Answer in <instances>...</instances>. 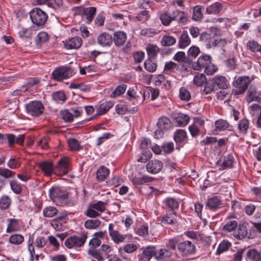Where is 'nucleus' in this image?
<instances>
[{
    "mask_svg": "<svg viewBox=\"0 0 261 261\" xmlns=\"http://www.w3.org/2000/svg\"><path fill=\"white\" fill-rule=\"evenodd\" d=\"M192 68L195 70H201L204 69L205 73L208 75L213 74L217 68L212 63V58L208 55H202L198 60L192 63Z\"/></svg>",
    "mask_w": 261,
    "mask_h": 261,
    "instance_id": "f257e3e1",
    "label": "nucleus"
},
{
    "mask_svg": "<svg viewBox=\"0 0 261 261\" xmlns=\"http://www.w3.org/2000/svg\"><path fill=\"white\" fill-rule=\"evenodd\" d=\"M31 19L35 25L42 27L48 19V15L45 12L39 8H34L30 12Z\"/></svg>",
    "mask_w": 261,
    "mask_h": 261,
    "instance_id": "f03ea898",
    "label": "nucleus"
},
{
    "mask_svg": "<svg viewBox=\"0 0 261 261\" xmlns=\"http://www.w3.org/2000/svg\"><path fill=\"white\" fill-rule=\"evenodd\" d=\"M49 197L57 204L62 205L68 198L67 191L61 187H55L49 189Z\"/></svg>",
    "mask_w": 261,
    "mask_h": 261,
    "instance_id": "7ed1b4c3",
    "label": "nucleus"
},
{
    "mask_svg": "<svg viewBox=\"0 0 261 261\" xmlns=\"http://www.w3.org/2000/svg\"><path fill=\"white\" fill-rule=\"evenodd\" d=\"M87 238V235L85 233H82L81 236L73 235L65 240L64 244L68 249H76L83 246Z\"/></svg>",
    "mask_w": 261,
    "mask_h": 261,
    "instance_id": "20e7f679",
    "label": "nucleus"
},
{
    "mask_svg": "<svg viewBox=\"0 0 261 261\" xmlns=\"http://www.w3.org/2000/svg\"><path fill=\"white\" fill-rule=\"evenodd\" d=\"M74 74L71 68L67 66H61L56 68L52 73L54 80L61 82L65 79L70 78Z\"/></svg>",
    "mask_w": 261,
    "mask_h": 261,
    "instance_id": "39448f33",
    "label": "nucleus"
},
{
    "mask_svg": "<svg viewBox=\"0 0 261 261\" xmlns=\"http://www.w3.org/2000/svg\"><path fill=\"white\" fill-rule=\"evenodd\" d=\"M149 3L150 2L148 0H142V2L138 3V6L140 8L146 9L147 6L150 7ZM150 17L149 11L144 10L137 13L136 16V18L138 21L144 23L149 20Z\"/></svg>",
    "mask_w": 261,
    "mask_h": 261,
    "instance_id": "423d86ee",
    "label": "nucleus"
},
{
    "mask_svg": "<svg viewBox=\"0 0 261 261\" xmlns=\"http://www.w3.org/2000/svg\"><path fill=\"white\" fill-rule=\"evenodd\" d=\"M27 112L33 116H39L44 111L42 103L39 101H33L28 103L25 106Z\"/></svg>",
    "mask_w": 261,
    "mask_h": 261,
    "instance_id": "0eeeda50",
    "label": "nucleus"
},
{
    "mask_svg": "<svg viewBox=\"0 0 261 261\" xmlns=\"http://www.w3.org/2000/svg\"><path fill=\"white\" fill-rule=\"evenodd\" d=\"M177 249L182 255L186 256L193 254L196 251L195 245L190 241L178 243Z\"/></svg>",
    "mask_w": 261,
    "mask_h": 261,
    "instance_id": "6e6552de",
    "label": "nucleus"
},
{
    "mask_svg": "<svg viewBox=\"0 0 261 261\" xmlns=\"http://www.w3.org/2000/svg\"><path fill=\"white\" fill-rule=\"evenodd\" d=\"M70 164V159L67 157H63L58 161L55 167V174L62 175L67 173Z\"/></svg>",
    "mask_w": 261,
    "mask_h": 261,
    "instance_id": "1a4fd4ad",
    "label": "nucleus"
},
{
    "mask_svg": "<svg viewBox=\"0 0 261 261\" xmlns=\"http://www.w3.org/2000/svg\"><path fill=\"white\" fill-rule=\"evenodd\" d=\"M79 8L81 11L83 19L87 24H90L95 16L97 11L96 8L95 7L84 8L81 6Z\"/></svg>",
    "mask_w": 261,
    "mask_h": 261,
    "instance_id": "9d476101",
    "label": "nucleus"
},
{
    "mask_svg": "<svg viewBox=\"0 0 261 261\" xmlns=\"http://www.w3.org/2000/svg\"><path fill=\"white\" fill-rule=\"evenodd\" d=\"M108 230L109 235L114 243L118 244L124 242L126 236L121 234L118 231L115 229L113 224H109Z\"/></svg>",
    "mask_w": 261,
    "mask_h": 261,
    "instance_id": "9b49d317",
    "label": "nucleus"
},
{
    "mask_svg": "<svg viewBox=\"0 0 261 261\" xmlns=\"http://www.w3.org/2000/svg\"><path fill=\"white\" fill-rule=\"evenodd\" d=\"M163 167V163L158 160L149 161L146 165L147 171L151 174H156L161 171Z\"/></svg>",
    "mask_w": 261,
    "mask_h": 261,
    "instance_id": "f8f14e48",
    "label": "nucleus"
},
{
    "mask_svg": "<svg viewBox=\"0 0 261 261\" xmlns=\"http://www.w3.org/2000/svg\"><path fill=\"white\" fill-rule=\"evenodd\" d=\"M153 256L155 257V247L149 246L143 249L138 258L139 261H149Z\"/></svg>",
    "mask_w": 261,
    "mask_h": 261,
    "instance_id": "ddd939ff",
    "label": "nucleus"
},
{
    "mask_svg": "<svg viewBox=\"0 0 261 261\" xmlns=\"http://www.w3.org/2000/svg\"><path fill=\"white\" fill-rule=\"evenodd\" d=\"M107 236L106 231H100L95 232L93 234V238L90 240L89 244L90 246V248L95 249L99 246L101 244V239H103Z\"/></svg>",
    "mask_w": 261,
    "mask_h": 261,
    "instance_id": "4468645a",
    "label": "nucleus"
},
{
    "mask_svg": "<svg viewBox=\"0 0 261 261\" xmlns=\"http://www.w3.org/2000/svg\"><path fill=\"white\" fill-rule=\"evenodd\" d=\"M38 166L46 176H50L53 173L55 174V167L51 162H42L38 164Z\"/></svg>",
    "mask_w": 261,
    "mask_h": 261,
    "instance_id": "2eb2a0df",
    "label": "nucleus"
},
{
    "mask_svg": "<svg viewBox=\"0 0 261 261\" xmlns=\"http://www.w3.org/2000/svg\"><path fill=\"white\" fill-rule=\"evenodd\" d=\"M222 200L218 196H214L208 199L205 206L211 211H215L222 206Z\"/></svg>",
    "mask_w": 261,
    "mask_h": 261,
    "instance_id": "dca6fc26",
    "label": "nucleus"
},
{
    "mask_svg": "<svg viewBox=\"0 0 261 261\" xmlns=\"http://www.w3.org/2000/svg\"><path fill=\"white\" fill-rule=\"evenodd\" d=\"M83 43L82 39L79 37H74L66 41L64 46L67 49H78Z\"/></svg>",
    "mask_w": 261,
    "mask_h": 261,
    "instance_id": "f3484780",
    "label": "nucleus"
},
{
    "mask_svg": "<svg viewBox=\"0 0 261 261\" xmlns=\"http://www.w3.org/2000/svg\"><path fill=\"white\" fill-rule=\"evenodd\" d=\"M97 40L98 44L100 46H110L113 42V37L107 33H102L98 36Z\"/></svg>",
    "mask_w": 261,
    "mask_h": 261,
    "instance_id": "a211bd4d",
    "label": "nucleus"
},
{
    "mask_svg": "<svg viewBox=\"0 0 261 261\" xmlns=\"http://www.w3.org/2000/svg\"><path fill=\"white\" fill-rule=\"evenodd\" d=\"M212 82L215 87L217 86L220 89H225L229 86V82L226 78L221 75L214 77Z\"/></svg>",
    "mask_w": 261,
    "mask_h": 261,
    "instance_id": "6ab92c4d",
    "label": "nucleus"
},
{
    "mask_svg": "<svg viewBox=\"0 0 261 261\" xmlns=\"http://www.w3.org/2000/svg\"><path fill=\"white\" fill-rule=\"evenodd\" d=\"M172 255V253L168 249L161 248L156 250L155 248V258L158 260L164 261L169 259Z\"/></svg>",
    "mask_w": 261,
    "mask_h": 261,
    "instance_id": "aec40b11",
    "label": "nucleus"
},
{
    "mask_svg": "<svg viewBox=\"0 0 261 261\" xmlns=\"http://www.w3.org/2000/svg\"><path fill=\"white\" fill-rule=\"evenodd\" d=\"M127 35L123 31H117L114 34L113 41L117 46H121L125 42Z\"/></svg>",
    "mask_w": 261,
    "mask_h": 261,
    "instance_id": "412c9836",
    "label": "nucleus"
},
{
    "mask_svg": "<svg viewBox=\"0 0 261 261\" xmlns=\"http://www.w3.org/2000/svg\"><path fill=\"white\" fill-rule=\"evenodd\" d=\"M250 83V81L248 76H240L234 82L233 85L238 88L246 90Z\"/></svg>",
    "mask_w": 261,
    "mask_h": 261,
    "instance_id": "4be33fe9",
    "label": "nucleus"
},
{
    "mask_svg": "<svg viewBox=\"0 0 261 261\" xmlns=\"http://www.w3.org/2000/svg\"><path fill=\"white\" fill-rule=\"evenodd\" d=\"M191 43V39L187 31H183L180 35L178 41V47L185 48Z\"/></svg>",
    "mask_w": 261,
    "mask_h": 261,
    "instance_id": "5701e85b",
    "label": "nucleus"
},
{
    "mask_svg": "<svg viewBox=\"0 0 261 261\" xmlns=\"http://www.w3.org/2000/svg\"><path fill=\"white\" fill-rule=\"evenodd\" d=\"M173 18L179 23L185 24L188 21L187 14L184 12L175 10L173 11Z\"/></svg>",
    "mask_w": 261,
    "mask_h": 261,
    "instance_id": "b1692460",
    "label": "nucleus"
},
{
    "mask_svg": "<svg viewBox=\"0 0 261 261\" xmlns=\"http://www.w3.org/2000/svg\"><path fill=\"white\" fill-rule=\"evenodd\" d=\"M159 18L162 23L165 26L169 25L174 20L173 18V11L171 14H169L168 12H162L159 14Z\"/></svg>",
    "mask_w": 261,
    "mask_h": 261,
    "instance_id": "393cba45",
    "label": "nucleus"
},
{
    "mask_svg": "<svg viewBox=\"0 0 261 261\" xmlns=\"http://www.w3.org/2000/svg\"><path fill=\"white\" fill-rule=\"evenodd\" d=\"M165 206L167 208H169L172 211V212H175V210H177L179 206L178 201L174 198H168L164 201Z\"/></svg>",
    "mask_w": 261,
    "mask_h": 261,
    "instance_id": "a878e982",
    "label": "nucleus"
},
{
    "mask_svg": "<svg viewBox=\"0 0 261 261\" xmlns=\"http://www.w3.org/2000/svg\"><path fill=\"white\" fill-rule=\"evenodd\" d=\"M109 173L108 168L103 166H100L97 171L96 177L98 180L103 181L108 177Z\"/></svg>",
    "mask_w": 261,
    "mask_h": 261,
    "instance_id": "bb28decb",
    "label": "nucleus"
},
{
    "mask_svg": "<svg viewBox=\"0 0 261 261\" xmlns=\"http://www.w3.org/2000/svg\"><path fill=\"white\" fill-rule=\"evenodd\" d=\"M247 234V227L244 225H240L237 231L234 232V237L239 240H242Z\"/></svg>",
    "mask_w": 261,
    "mask_h": 261,
    "instance_id": "cd10ccee",
    "label": "nucleus"
},
{
    "mask_svg": "<svg viewBox=\"0 0 261 261\" xmlns=\"http://www.w3.org/2000/svg\"><path fill=\"white\" fill-rule=\"evenodd\" d=\"M114 105L113 101H109L100 105L97 111V115H102L106 114Z\"/></svg>",
    "mask_w": 261,
    "mask_h": 261,
    "instance_id": "c85d7f7f",
    "label": "nucleus"
},
{
    "mask_svg": "<svg viewBox=\"0 0 261 261\" xmlns=\"http://www.w3.org/2000/svg\"><path fill=\"white\" fill-rule=\"evenodd\" d=\"M157 125L159 128L163 129H168L171 127V123L170 119L166 117L160 118L158 122Z\"/></svg>",
    "mask_w": 261,
    "mask_h": 261,
    "instance_id": "c756f323",
    "label": "nucleus"
},
{
    "mask_svg": "<svg viewBox=\"0 0 261 261\" xmlns=\"http://www.w3.org/2000/svg\"><path fill=\"white\" fill-rule=\"evenodd\" d=\"M176 214L175 212L167 213L165 216L163 217L162 222L166 224H174L176 221Z\"/></svg>",
    "mask_w": 261,
    "mask_h": 261,
    "instance_id": "7c9ffc66",
    "label": "nucleus"
},
{
    "mask_svg": "<svg viewBox=\"0 0 261 261\" xmlns=\"http://www.w3.org/2000/svg\"><path fill=\"white\" fill-rule=\"evenodd\" d=\"M249 121L246 118L241 119L238 124V128L240 134L246 135L249 128Z\"/></svg>",
    "mask_w": 261,
    "mask_h": 261,
    "instance_id": "2f4dec72",
    "label": "nucleus"
},
{
    "mask_svg": "<svg viewBox=\"0 0 261 261\" xmlns=\"http://www.w3.org/2000/svg\"><path fill=\"white\" fill-rule=\"evenodd\" d=\"M221 4L217 2L207 7L206 9V12L210 14H216L219 13L221 10Z\"/></svg>",
    "mask_w": 261,
    "mask_h": 261,
    "instance_id": "473e14b6",
    "label": "nucleus"
},
{
    "mask_svg": "<svg viewBox=\"0 0 261 261\" xmlns=\"http://www.w3.org/2000/svg\"><path fill=\"white\" fill-rule=\"evenodd\" d=\"M238 225V223L237 221L228 219L225 224L223 227V230L227 232H231L236 229Z\"/></svg>",
    "mask_w": 261,
    "mask_h": 261,
    "instance_id": "72a5a7b5",
    "label": "nucleus"
},
{
    "mask_svg": "<svg viewBox=\"0 0 261 261\" xmlns=\"http://www.w3.org/2000/svg\"><path fill=\"white\" fill-rule=\"evenodd\" d=\"M146 51L148 58H155L159 51V49L155 45L149 44L146 47Z\"/></svg>",
    "mask_w": 261,
    "mask_h": 261,
    "instance_id": "f704fd0d",
    "label": "nucleus"
},
{
    "mask_svg": "<svg viewBox=\"0 0 261 261\" xmlns=\"http://www.w3.org/2000/svg\"><path fill=\"white\" fill-rule=\"evenodd\" d=\"M175 120L178 126H185L188 123L190 118L187 115L179 114Z\"/></svg>",
    "mask_w": 261,
    "mask_h": 261,
    "instance_id": "c9c22d12",
    "label": "nucleus"
},
{
    "mask_svg": "<svg viewBox=\"0 0 261 261\" xmlns=\"http://www.w3.org/2000/svg\"><path fill=\"white\" fill-rule=\"evenodd\" d=\"M187 136L186 132L183 129H178L174 135V140L177 143L182 142Z\"/></svg>",
    "mask_w": 261,
    "mask_h": 261,
    "instance_id": "e433bc0d",
    "label": "nucleus"
},
{
    "mask_svg": "<svg viewBox=\"0 0 261 261\" xmlns=\"http://www.w3.org/2000/svg\"><path fill=\"white\" fill-rule=\"evenodd\" d=\"M145 69L149 72H154L157 68V64L152 61L150 58L146 59L144 63Z\"/></svg>",
    "mask_w": 261,
    "mask_h": 261,
    "instance_id": "4c0bfd02",
    "label": "nucleus"
},
{
    "mask_svg": "<svg viewBox=\"0 0 261 261\" xmlns=\"http://www.w3.org/2000/svg\"><path fill=\"white\" fill-rule=\"evenodd\" d=\"M216 128L214 131L218 132L221 130H224L227 129L229 126V123L226 120L223 119L218 120L215 122ZM216 133V134H217Z\"/></svg>",
    "mask_w": 261,
    "mask_h": 261,
    "instance_id": "58836bf2",
    "label": "nucleus"
},
{
    "mask_svg": "<svg viewBox=\"0 0 261 261\" xmlns=\"http://www.w3.org/2000/svg\"><path fill=\"white\" fill-rule=\"evenodd\" d=\"M9 222L7 228V232H11L14 231L18 230L19 228V225L18 220L14 219H10L8 220Z\"/></svg>",
    "mask_w": 261,
    "mask_h": 261,
    "instance_id": "ea45409f",
    "label": "nucleus"
},
{
    "mask_svg": "<svg viewBox=\"0 0 261 261\" xmlns=\"http://www.w3.org/2000/svg\"><path fill=\"white\" fill-rule=\"evenodd\" d=\"M101 222L97 219H89L85 222V226L89 229H96L100 225Z\"/></svg>",
    "mask_w": 261,
    "mask_h": 261,
    "instance_id": "a19ab883",
    "label": "nucleus"
},
{
    "mask_svg": "<svg viewBox=\"0 0 261 261\" xmlns=\"http://www.w3.org/2000/svg\"><path fill=\"white\" fill-rule=\"evenodd\" d=\"M24 241V237L20 234H13L11 235L9 239L10 243L14 245H19Z\"/></svg>",
    "mask_w": 261,
    "mask_h": 261,
    "instance_id": "79ce46f5",
    "label": "nucleus"
},
{
    "mask_svg": "<svg viewBox=\"0 0 261 261\" xmlns=\"http://www.w3.org/2000/svg\"><path fill=\"white\" fill-rule=\"evenodd\" d=\"M176 39L169 35H164L162 40L161 44L163 46H171L174 45L176 43Z\"/></svg>",
    "mask_w": 261,
    "mask_h": 261,
    "instance_id": "37998d69",
    "label": "nucleus"
},
{
    "mask_svg": "<svg viewBox=\"0 0 261 261\" xmlns=\"http://www.w3.org/2000/svg\"><path fill=\"white\" fill-rule=\"evenodd\" d=\"M58 212V211L55 207L49 206L43 210V214L45 217H53L56 215Z\"/></svg>",
    "mask_w": 261,
    "mask_h": 261,
    "instance_id": "c03bdc74",
    "label": "nucleus"
},
{
    "mask_svg": "<svg viewBox=\"0 0 261 261\" xmlns=\"http://www.w3.org/2000/svg\"><path fill=\"white\" fill-rule=\"evenodd\" d=\"M40 81L39 79L32 78L30 79L27 84V90H37L39 87Z\"/></svg>",
    "mask_w": 261,
    "mask_h": 261,
    "instance_id": "a18cd8bd",
    "label": "nucleus"
},
{
    "mask_svg": "<svg viewBox=\"0 0 261 261\" xmlns=\"http://www.w3.org/2000/svg\"><path fill=\"white\" fill-rule=\"evenodd\" d=\"M230 246L231 244L228 241L223 240L219 245L216 251V254L219 255L223 252L227 251Z\"/></svg>",
    "mask_w": 261,
    "mask_h": 261,
    "instance_id": "49530a36",
    "label": "nucleus"
},
{
    "mask_svg": "<svg viewBox=\"0 0 261 261\" xmlns=\"http://www.w3.org/2000/svg\"><path fill=\"white\" fill-rule=\"evenodd\" d=\"M68 144L70 149L73 151H78L81 148L79 141L74 138L69 139Z\"/></svg>",
    "mask_w": 261,
    "mask_h": 261,
    "instance_id": "de8ad7c7",
    "label": "nucleus"
},
{
    "mask_svg": "<svg viewBox=\"0 0 261 261\" xmlns=\"http://www.w3.org/2000/svg\"><path fill=\"white\" fill-rule=\"evenodd\" d=\"M127 86L125 84L118 86L115 90L111 94V98H115L124 93L126 89Z\"/></svg>",
    "mask_w": 261,
    "mask_h": 261,
    "instance_id": "09e8293b",
    "label": "nucleus"
},
{
    "mask_svg": "<svg viewBox=\"0 0 261 261\" xmlns=\"http://www.w3.org/2000/svg\"><path fill=\"white\" fill-rule=\"evenodd\" d=\"M206 81L205 75L198 73L194 78V83L197 86H202Z\"/></svg>",
    "mask_w": 261,
    "mask_h": 261,
    "instance_id": "8fccbe9b",
    "label": "nucleus"
},
{
    "mask_svg": "<svg viewBox=\"0 0 261 261\" xmlns=\"http://www.w3.org/2000/svg\"><path fill=\"white\" fill-rule=\"evenodd\" d=\"M179 96L181 100L186 101L190 100L191 98L190 92L185 87L180 88Z\"/></svg>",
    "mask_w": 261,
    "mask_h": 261,
    "instance_id": "3c124183",
    "label": "nucleus"
},
{
    "mask_svg": "<svg viewBox=\"0 0 261 261\" xmlns=\"http://www.w3.org/2000/svg\"><path fill=\"white\" fill-rule=\"evenodd\" d=\"M203 8L197 6L193 8L192 18L195 20L199 21L202 17V10Z\"/></svg>",
    "mask_w": 261,
    "mask_h": 261,
    "instance_id": "603ef678",
    "label": "nucleus"
},
{
    "mask_svg": "<svg viewBox=\"0 0 261 261\" xmlns=\"http://www.w3.org/2000/svg\"><path fill=\"white\" fill-rule=\"evenodd\" d=\"M11 189L12 191L16 194H19L21 193L22 189L20 184L15 180H11L10 182Z\"/></svg>",
    "mask_w": 261,
    "mask_h": 261,
    "instance_id": "864d4df0",
    "label": "nucleus"
},
{
    "mask_svg": "<svg viewBox=\"0 0 261 261\" xmlns=\"http://www.w3.org/2000/svg\"><path fill=\"white\" fill-rule=\"evenodd\" d=\"M132 181L134 185L136 186H140L149 182L151 181V180L148 177L143 176L142 177H135L132 178Z\"/></svg>",
    "mask_w": 261,
    "mask_h": 261,
    "instance_id": "5fc2aeb1",
    "label": "nucleus"
},
{
    "mask_svg": "<svg viewBox=\"0 0 261 261\" xmlns=\"http://www.w3.org/2000/svg\"><path fill=\"white\" fill-rule=\"evenodd\" d=\"M174 144L172 142H164L162 145V148L164 153H171L174 150Z\"/></svg>",
    "mask_w": 261,
    "mask_h": 261,
    "instance_id": "6e6d98bb",
    "label": "nucleus"
},
{
    "mask_svg": "<svg viewBox=\"0 0 261 261\" xmlns=\"http://www.w3.org/2000/svg\"><path fill=\"white\" fill-rule=\"evenodd\" d=\"M157 32L154 29L152 28H145L141 29L140 31V35L146 37H153Z\"/></svg>",
    "mask_w": 261,
    "mask_h": 261,
    "instance_id": "4d7b16f0",
    "label": "nucleus"
},
{
    "mask_svg": "<svg viewBox=\"0 0 261 261\" xmlns=\"http://www.w3.org/2000/svg\"><path fill=\"white\" fill-rule=\"evenodd\" d=\"M91 205L92 208H94L98 212L102 213L105 211L106 208V204L105 202L98 201L96 203H90Z\"/></svg>",
    "mask_w": 261,
    "mask_h": 261,
    "instance_id": "13d9d810",
    "label": "nucleus"
},
{
    "mask_svg": "<svg viewBox=\"0 0 261 261\" xmlns=\"http://www.w3.org/2000/svg\"><path fill=\"white\" fill-rule=\"evenodd\" d=\"M84 215L90 218H96L100 216L99 213L96 211L94 208H92L90 204H89L87 209L84 212Z\"/></svg>",
    "mask_w": 261,
    "mask_h": 261,
    "instance_id": "bf43d9fd",
    "label": "nucleus"
},
{
    "mask_svg": "<svg viewBox=\"0 0 261 261\" xmlns=\"http://www.w3.org/2000/svg\"><path fill=\"white\" fill-rule=\"evenodd\" d=\"M179 66L175 63L169 61L166 63L164 66V71L174 72L175 70H178Z\"/></svg>",
    "mask_w": 261,
    "mask_h": 261,
    "instance_id": "052dcab7",
    "label": "nucleus"
},
{
    "mask_svg": "<svg viewBox=\"0 0 261 261\" xmlns=\"http://www.w3.org/2000/svg\"><path fill=\"white\" fill-rule=\"evenodd\" d=\"M234 159L232 155L228 154L225 156L221 166L224 168H231L233 166Z\"/></svg>",
    "mask_w": 261,
    "mask_h": 261,
    "instance_id": "680f3d73",
    "label": "nucleus"
},
{
    "mask_svg": "<svg viewBox=\"0 0 261 261\" xmlns=\"http://www.w3.org/2000/svg\"><path fill=\"white\" fill-rule=\"evenodd\" d=\"M53 98L57 102H64L66 99V95L63 91H57L53 93Z\"/></svg>",
    "mask_w": 261,
    "mask_h": 261,
    "instance_id": "e2e57ef3",
    "label": "nucleus"
},
{
    "mask_svg": "<svg viewBox=\"0 0 261 261\" xmlns=\"http://www.w3.org/2000/svg\"><path fill=\"white\" fill-rule=\"evenodd\" d=\"M200 51L198 47L192 46L190 47L188 51V56L190 58H196L200 54Z\"/></svg>",
    "mask_w": 261,
    "mask_h": 261,
    "instance_id": "0e129e2a",
    "label": "nucleus"
},
{
    "mask_svg": "<svg viewBox=\"0 0 261 261\" xmlns=\"http://www.w3.org/2000/svg\"><path fill=\"white\" fill-rule=\"evenodd\" d=\"M47 243V240L43 236H38L35 240V245L36 247L39 248H42L44 247Z\"/></svg>",
    "mask_w": 261,
    "mask_h": 261,
    "instance_id": "69168bd1",
    "label": "nucleus"
},
{
    "mask_svg": "<svg viewBox=\"0 0 261 261\" xmlns=\"http://www.w3.org/2000/svg\"><path fill=\"white\" fill-rule=\"evenodd\" d=\"M11 200L7 196H3L0 199V208L6 209L10 205Z\"/></svg>",
    "mask_w": 261,
    "mask_h": 261,
    "instance_id": "338daca9",
    "label": "nucleus"
},
{
    "mask_svg": "<svg viewBox=\"0 0 261 261\" xmlns=\"http://www.w3.org/2000/svg\"><path fill=\"white\" fill-rule=\"evenodd\" d=\"M61 118L65 122H71L73 120V115L68 110H65L61 113Z\"/></svg>",
    "mask_w": 261,
    "mask_h": 261,
    "instance_id": "774afa93",
    "label": "nucleus"
}]
</instances>
